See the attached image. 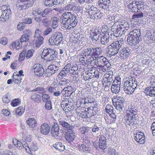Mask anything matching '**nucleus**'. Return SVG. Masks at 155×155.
Segmentation results:
<instances>
[{"label":"nucleus","instance_id":"1","mask_svg":"<svg viewBox=\"0 0 155 155\" xmlns=\"http://www.w3.org/2000/svg\"><path fill=\"white\" fill-rule=\"evenodd\" d=\"M140 31V29H135L129 33L127 41L130 45L131 46H137V44L141 40Z\"/></svg>","mask_w":155,"mask_h":155},{"label":"nucleus","instance_id":"2","mask_svg":"<svg viewBox=\"0 0 155 155\" xmlns=\"http://www.w3.org/2000/svg\"><path fill=\"white\" fill-rule=\"evenodd\" d=\"M124 43L122 39L114 42L107 47L108 53L109 55L114 56L117 54Z\"/></svg>","mask_w":155,"mask_h":155},{"label":"nucleus","instance_id":"3","mask_svg":"<svg viewBox=\"0 0 155 155\" xmlns=\"http://www.w3.org/2000/svg\"><path fill=\"white\" fill-rule=\"evenodd\" d=\"M78 71L77 67L72 66L71 64L69 63L62 69L58 75V77L59 78L61 77H65L69 72L74 75L77 74Z\"/></svg>","mask_w":155,"mask_h":155},{"label":"nucleus","instance_id":"4","mask_svg":"<svg viewBox=\"0 0 155 155\" xmlns=\"http://www.w3.org/2000/svg\"><path fill=\"white\" fill-rule=\"evenodd\" d=\"M138 110L137 108L133 107L130 108V110L127 113L126 116L125 117L126 120V123L129 125H133L136 121V115L138 113Z\"/></svg>","mask_w":155,"mask_h":155},{"label":"nucleus","instance_id":"5","mask_svg":"<svg viewBox=\"0 0 155 155\" xmlns=\"http://www.w3.org/2000/svg\"><path fill=\"white\" fill-rule=\"evenodd\" d=\"M35 0H18L16 4L18 10H25L31 7L35 3Z\"/></svg>","mask_w":155,"mask_h":155},{"label":"nucleus","instance_id":"6","mask_svg":"<svg viewBox=\"0 0 155 155\" xmlns=\"http://www.w3.org/2000/svg\"><path fill=\"white\" fill-rule=\"evenodd\" d=\"M42 58L46 57L49 61L55 60L57 58V54L53 49L47 48L44 50L42 53Z\"/></svg>","mask_w":155,"mask_h":155},{"label":"nucleus","instance_id":"7","mask_svg":"<svg viewBox=\"0 0 155 155\" xmlns=\"http://www.w3.org/2000/svg\"><path fill=\"white\" fill-rule=\"evenodd\" d=\"M73 14L70 12H66L64 13L61 16V18L62 20V28L64 29H67L69 28L68 21L72 18V17Z\"/></svg>","mask_w":155,"mask_h":155},{"label":"nucleus","instance_id":"8","mask_svg":"<svg viewBox=\"0 0 155 155\" xmlns=\"http://www.w3.org/2000/svg\"><path fill=\"white\" fill-rule=\"evenodd\" d=\"M11 13L10 8H8L6 6H2L0 9V20L2 21H5L9 18Z\"/></svg>","mask_w":155,"mask_h":155},{"label":"nucleus","instance_id":"9","mask_svg":"<svg viewBox=\"0 0 155 155\" xmlns=\"http://www.w3.org/2000/svg\"><path fill=\"white\" fill-rule=\"evenodd\" d=\"M118 17V16L115 15L112 16L111 18L112 22H115L111 27V30L114 34H115L118 33L121 30V27H120V24H118L117 22L118 19L117 18Z\"/></svg>","mask_w":155,"mask_h":155},{"label":"nucleus","instance_id":"10","mask_svg":"<svg viewBox=\"0 0 155 155\" xmlns=\"http://www.w3.org/2000/svg\"><path fill=\"white\" fill-rule=\"evenodd\" d=\"M62 40V35L59 33H56L50 38L48 41L51 45H57L61 43Z\"/></svg>","mask_w":155,"mask_h":155},{"label":"nucleus","instance_id":"11","mask_svg":"<svg viewBox=\"0 0 155 155\" xmlns=\"http://www.w3.org/2000/svg\"><path fill=\"white\" fill-rule=\"evenodd\" d=\"M113 73L112 71H110L104 74V78L103 79L104 83H103V84L104 85L105 84V85L106 87H109L111 85L113 80Z\"/></svg>","mask_w":155,"mask_h":155},{"label":"nucleus","instance_id":"12","mask_svg":"<svg viewBox=\"0 0 155 155\" xmlns=\"http://www.w3.org/2000/svg\"><path fill=\"white\" fill-rule=\"evenodd\" d=\"M95 60L98 61L97 64L99 67L103 68L106 66L107 68H109L110 66L108 60L104 56H100L99 57H97Z\"/></svg>","mask_w":155,"mask_h":155},{"label":"nucleus","instance_id":"13","mask_svg":"<svg viewBox=\"0 0 155 155\" xmlns=\"http://www.w3.org/2000/svg\"><path fill=\"white\" fill-rule=\"evenodd\" d=\"M59 69V66L56 65H50L46 70L45 74L47 76H51L57 72Z\"/></svg>","mask_w":155,"mask_h":155},{"label":"nucleus","instance_id":"14","mask_svg":"<svg viewBox=\"0 0 155 155\" xmlns=\"http://www.w3.org/2000/svg\"><path fill=\"white\" fill-rule=\"evenodd\" d=\"M131 82L130 81L127 80L124 82L123 88L125 93L127 94H131L134 91L133 88L131 87Z\"/></svg>","mask_w":155,"mask_h":155},{"label":"nucleus","instance_id":"15","mask_svg":"<svg viewBox=\"0 0 155 155\" xmlns=\"http://www.w3.org/2000/svg\"><path fill=\"white\" fill-rule=\"evenodd\" d=\"M97 5L99 7L104 9H107L112 5L111 0H99Z\"/></svg>","mask_w":155,"mask_h":155},{"label":"nucleus","instance_id":"16","mask_svg":"<svg viewBox=\"0 0 155 155\" xmlns=\"http://www.w3.org/2000/svg\"><path fill=\"white\" fill-rule=\"evenodd\" d=\"M78 16L73 14L72 17V18L69 20V24L68 26H69V28L68 29H70L74 27L77 25L78 21Z\"/></svg>","mask_w":155,"mask_h":155},{"label":"nucleus","instance_id":"17","mask_svg":"<svg viewBox=\"0 0 155 155\" xmlns=\"http://www.w3.org/2000/svg\"><path fill=\"white\" fill-rule=\"evenodd\" d=\"M120 58L121 59H125L128 57L131 54V50L128 47H124L120 51Z\"/></svg>","mask_w":155,"mask_h":155},{"label":"nucleus","instance_id":"18","mask_svg":"<svg viewBox=\"0 0 155 155\" xmlns=\"http://www.w3.org/2000/svg\"><path fill=\"white\" fill-rule=\"evenodd\" d=\"M134 139L137 142L140 144H143L145 142V136L142 132H138L134 134Z\"/></svg>","mask_w":155,"mask_h":155},{"label":"nucleus","instance_id":"19","mask_svg":"<svg viewBox=\"0 0 155 155\" xmlns=\"http://www.w3.org/2000/svg\"><path fill=\"white\" fill-rule=\"evenodd\" d=\"M35 74L38 76H42L44 72V69L40 64H35L33 67Z\"/></svg>","mask_w":155,"mask_h":155},{"label":"nucleus","instance_id":"20","mask_svg":"<svg viewBox=\"0 0 155 155\" xmlns=\"http://www.w3.org/2000/svg\"><path fill=\"white\" fill-rule=\"evenodd\" d=\"M51 127L47 123H44L42 124L40 128V131L41 134L44 135H47L50 132Z\"/></svg>","mask_w":155,"mask_h":155},{"label":"nucleus","instance_id":"21","mask_svg":"<svg viewBox=\"0 0 155 155\" xmlns=\"http://www.w3.org/2000/svg\"><path fill=\"white\" fill-rule=\"evenodd\" d=\"M75 134L74 131L72 130H68L65 133V138L68 143H71L74 140Z\"/></svg>","mask_w":155,"mask_h":155},{"label":"nucleus","instance_id":"22","mask_svg":"<svg viewBox=\"0 0 155 155\" xmlns=\"http://www.w3.org/2000/svg\"><path fill=\"white\" fill-rule=\"evenodd\" d=\"M144 92L147 95L151 97H155V86L152 84L150 86L146 87Z\"/></svg>","mask_w":155,"mask_h":155},{"label":"nucleus","instance_id":"23","mask_svg":"<svg viewBox=\"0 0 155 155\" xmlns=\"http://www.w3.org/2000/svg\"><path fill=\"white\" fill-rule=\"evenodd\" d=\"M59 124L61 126L63 129L65 130H72L74 127L73 125L69 124L68 123L64 120L60 121L59 122Z\"/></svg>","mask_w":155,"mask_h":155},{"label":"nucleus","instance_id":"24","mask_svg":"<svg viewBox=\"0 0 155 155\" xmlns=\"http://www.w3.org/2000/svg\"><path fill=\"white\" fill-rule=\"evenodd\" d=\"M59 128L58 124H54L51 127L50 131L52 136L55 137H58L59 134Z\"/></svg>","mask_w":155,"mask_h":155},{"label":"nucleus","instance_id":"25","mask_svg":"<svg viewBox=\"0 0 155 155\" xmlns=\"http://www.w3.org/2000/svg\"><path fill=\"white\" fill-rule=\"evenodd\" d=\"M94 54V48H88L87 49L84 50L83 51V52L80 54L81 55L83 56V57L85 56L86 57L87 56V57L89 56L93 57Z\"/></svg>","mask_w":155,"mask_h":155},{"label":"nucleus","instance_id":"26","mask_svg":"<svg viewBox=\"0 0 155 155\" xmlns=\"http://www.w3.org/2000/svg\"><path fill=\"white\" fill-rule=\"evenodd\" d=\"M101 36V35L98 30H95L90 34V37L93 41H96L98 40Z\"/></svg>","mask_w":155,"mask_h":155},{"label":"nucleus","instance_id":"27","mask_svg":"<svg viewBox=\"0 0 155 155\" xmlns=\"http://www.w3.org/2000/svg\"><path fill=\"white\" fill-rule=\"evenodd\" d=\"M26 123L29 127L32 129L35 128L37 125V121L34 118H29L27 120Z\"/></svg>","mask_w":155,"mask_h":155},{"label":"nucleus","instance_id":"28","mask_svg":"<svg viewBox=\"0 0 155 155\" xmlns=\"http://www.w3.org/2000/svg\"><path fill=\"white\" fill-rule=\"evenodd\" d=\"M91 15H90L91 18L93 19H100L103 16V14L100 11H96L93 12H90Z\"/></svg>","mask_w":155,"mask_h":155},{"label":"nucleus","instance_id":"29","mask_svg":"<svg viewBox=\"0 0 155 155\" xmlns=\"http://www.w3.org/2000/svg\"><path fill=\"white\" fill-rule=\"evenodd\" d=\"M64 10L68 11H71V10L74 11L78 9V7L76 5L69 4L65 5L64 7Z\"/></svg>","mask_w":155,"mask_h":155},{"label":"nucleus","instance_id":"30","mask_svg":"<svg viewBox=\"0 0 155 155\" xmlns=\"http://www.w3.org/2000/svg\"><path fill=\"white\" fill-rule=\"evenodd\" d=\"M30 32L28 31H27L25 34L22 35L20 39L21 43L28 41L29 38Z\"/></svg>","mask_w":155,"mask_h":155},{"label":"nucleus","instance_id":"31","mask_svg":"<svg viewBox=\"0 0 155 155\" xmlns=\"http://www.w3.org/2000/svg\"><path fill=\"white\" fill-rule=\"evenodd\" d=\"M100 39L101 44L106 45L109 41V35H106V34H104L102 36H101Z\"/></svg>","mask_w":155,"mask_h":155},{"label":"nucleus","instance_id":"32","mask_svg":"<svg viewBox=\"0 0 155 155\" xmlns=\"http://www.w3.org/2000/svg\"><path fill=\"white\" fill-rule=\"evenodd\" d=\"M35 38L36 39L35 46L37 48L39 47L43 43L44 38L42 36H40Z\"/></svg>","mask_w":155,"mask_h":155},{"label":"nucleus","instance_id":"33","mask_svg":"<svg viewBox=\"0 0 155 155\" xmlns=\"http://www.w3.org/2000/svg\"><path fill=\"white\" fill-rule=\"evenodd\" d=\"M21 77L18 74H17L16 73H13L12 76V80L15 83L18 84H19L21 82Z\"/></svg>","mask_w":155,"mask_h":155},{"label":"nucleus","instance_id":"34","mask_svg":"<svg viewBox=\"0 0 155 155\" xmlns=\"http://www.w3.org/2000/svg\"><path fill=\"white\" fill-rule=\"evenodd\" d=\"M112 101L114 105L116 103H118V102H119L121 101V103H124V98L118 96L114 97L112 98Z\"/></svg>","mask_w":155,"mask_h":155},{"label":"nucleus","instance_id":"35","mask_svg":"<svg viewBox=\"0 0 155 155\" xmlns=\"http://www.w3.org/2000/svg\"><path fill=\"white\" fill-rule=\"evenodd\" d=\"M102 49L100 48H94L93 57L97 59V57H99V55L102 53Z\"/></svg>","mask_w":155,"mask_h":155},{"label":"nucleus","instance_id":"36","mask_svg":"<svg viewBox=\"0 0 155 155\" xmlns=\"http://www.w3.org/2000/svg\"><path fill=\"white\" fill-rule=\"evenodd\" d=\"M41 96L38 94H34L31 96V99L35 102L39 103L41 101Z\"/></svg>","mask_w":155,"mask_h":155},{"label":"nucleus","instance_id":"37","mask_svg":"<svg viewBox=\"0 0 155 155\" xmlns=\"http://www.w3.org/2000/svg\"><path fill=\"white\" fill-rule=\"evenodd\" d=\"M53 146L56 149L62 151L64 149V146L62 143L57 142L55 144H53Z\"/></svg>","mask_w":155,"mask_h":155},{"label":"nucleus","instance_id":"38","mask_svg":"<svg viewBox=\"0 0 155 155\" xmlns=\"http://www.w3.org/2000/svg\"><path fill=\"white\" fill-rule=\"evenodd\" d=\"M52 24L51 26L54 29H55L58 26V17H54L51 19Z\"/></svg>","mask_w":155,"mask_h":155},{"label":"nucleus","instance_id":"39","mask_svg":"<svg viewBox=\"0 0 155 155\" xmlns=\"http://www.w3.org/2000/svg\"><path fill=\"white\" fill-rule=\"evenodd\" d=\"M121 101L118 103L115 104L114 105H115L116 109L117 110H118L119 112H121L123 111V108L124 107V103H121Z\"/></svg>","mask_w":155,"mask_h":155},{"label":"nucleus","instance_id":"40","mask_svg":"<svg viewBox=\"0 0 155 155\" xmlns=\"http://www.w3.org/2000/svg\"><path fill=\"white\" fill-rule=\"evenodd\" d=\"M79 149L81 152H85L89 151L90 150V148L88 147V145L83 144L81 145H79Z\"/></svg>","mask_w":155,"mask_h":155},{"label":"nucleus","instance_id":"41","mask_svg":"<svg viewBox=\"0 0 155 155\" xmlns=\"http://www.w3.org/2000/svg\"><path fill=\"white\" fill-rule=\"evenodd\" d=\"M100 125L98 126L97 125L95 124L94 126L92 127V131L93 133L95 135H97L98 134L99 132V128H100Z\"/></svg>","mask_w":155,"mask_h":155},{"label":"nucleus","instance_id":"42","mask_svg":"<svg viewBox=\"0 0 155 155\" xmlns=\"http://www.w3.org/2000/svg\"><path fill=\"white\" fill-rule=\"evenodd\" d=\"M120 27H121V30L123 29H124L127 30L129 28V25L128 22L125 21H124L120 23Z\"/></svg>","mask_w":155,"mask_h":155},{"label":"nucleus","instance_id":"43","mask_svg":"<svg viewBox=\"0 0 155 155\" xmlns=\"http://www.w3.org/2000/svg\"><path fill=\"white\" fill-rule=\"evenodd\" d=\"M90 130V128L87 127H83L80 128V131L81 134L86 135Z\"/></svg>","mask_w":155,"mask_h":155},{"label":"nucleus","instance_id":"44","mask_svg":"<svg viewBox=\"0 0 155 155\" xmlns=\"http://www.w3.org/2000/svg\"><path fill=\"white\" fill-rule=\"evenodd\" d=\"M144 12V11L140 12L133 15L132 16V18H139L143 17Z\"/></svg>","mask_w":155,"mask_h":155},{"label":"nucleus","instance_id":"45","mask_svg":"<svg viewBox=\"0 0 155 155\" xmlns=\"http://www.w3.org/2000/svg\"><path fill=\"white\" fill-rule=\"evenodd\" d=\"M25 109L23 107L20 106L17 108L15 111V114L18 116L22 115L24 112Z\"/></svg>","mask_w":155,"mask_h":155},{"label":"nucleus","instance_id":"46","mask_svg":"<svg viewBox=\"0 0 155 155\" xmlns=\"http://www.w3.org/2000/svg\"><path fill=\"white\" fill-rule=\"evenodd\" d=\"M120 90V85H112L111 88V90L114 93H118Z\"/></svg>","mask_w":155,"mask_h":155},{"label":"nucleus","instance_id":"47","mask_svg":"<svg viewBox=\"0 0 155 155\" xmlns=\"http://www.w3.org/2000/svg\"><path fill=\"white\" fill-rule=\"evenodd\" d=\"M105 110L106 112L109 114L111 113L114 112V111H115V110H114L113 107L109 104L106 105Z\"/></svg>","mask_w":155,"mask_h":155},{"label":"nucleus","instance_id":"48","mask_svg":"<svg viewBox=\"0 0 155 155\" xmlns=\"http://www.w3.org/2000/svg\"><path fill=\"white\" fill-rule=\"evenodd\" d=\"M20 103V101L18 99H15L13 100L11 103L12 106L14 107L19 105Z\"/></svg>","mask_w":155,"mask_h":155},{"label":"nucleus","instance_id":"49","mask_svg":"<svg viewBox=\"0 0 155 155\" xmlns=\"http://www.w3.org/2000/svg\"><path fill=\"white\" fill-rule=\"evenodd\" d=\"M42 100L44 102H46L50 100V96L47 94H43L42 95Z\"/></svg>","mask_w":155,"mask_h":155},{"label":"nucleus","instance_id":"50","mask_svg":"<svg viewBox=\"0 0 155 155\" xmlns=\"http://www.w3.org/2000/svg\"><path fill=\"white\" fill-rule=\"evenodd\" d=\"M26 53V51H23L20 54L18 58V60L19 61H21L25 59Z\"/></svg>","mask_w":155,"mask_h":155},{"label":"nucleus","instance_id":"51","mask_svg":"<svg viewBox=\"0 0 155 155\" xmlns=\"http://www.w3.org/2000/svg\"><path fill=\"white\" fill-rule=\"evenodd\" d=\"M99 147L101 149L103 150L105 149L107 146L106 141H99Z\"/></svg>","mask_w":155,"mask_h":155},{"label":"nucleus","instance_id":"52","mask_svg":"<svg viewBox=\"0 0 155 155\" xmlns=\"http://www.w3.org/2000/svg\"><path fill=\"white\" fill-rule=\"evenodd\" d=\"M45 5L51 7L54 5V0H45Z\"/></svg>","mask_w":155,"mask_h":155},{"label":"nucleus","instance_id":"53","mask_svg":"<svg viewBox=\"0 0 155 155\" xmlns=\"http://www.w3.org/2000/svg\"><path fill=\"white\" fill-rule=\"evenodd\" d=\"M34 52V50L32 49L28 50L26 54V58L28 59L32 57Z\"/></svg>","mask_w":155,"mask_h":155},{"label":"nucleus","instance_id":"54","mask_svg":"<svg viewBox=\"0 0 155 155\" xmlns=\"http://www.w3.org/2000/svg\"><path fill=\"white\" fill-rule=\"evenodd\" d=\"M101 31L102 32L105 33L106 35H109V28L107 25H104L103 26Z\"/></svg>","mask_w":155,"mask_h":155},{"label":"nucleus","instance_id":"55","mask_svg":"<svg viewBox=\"0 0 155 155\" xmlns=\"http://www.w3.org/2000/svg\"><path fill=\"white\" fill-rule=\"evenodd\" d=\"M69 80L67 79H62L59 82V84L60 86H64L67 84L68 83Z\"/></svg>","mask_w":155,"mask_h":155},{"label":"nucleus","instance_id":"56","mask_svg":"<svg viewBox=\"0 0 155 155\" xmlns=\"http://www.w3.org/2000/svg\"><path fill=\"white\" fill-rule=\"evenodd\" d=\"M86 62L87 64L89 63L91 64L92 62L94 60V57L92 56H90L87 57V56L86 57Z\"/></svg>","mask_w":155,"mask_h":155},{"label":"nucleus","instance_id":"57","mask_svg":"<svg viewBox=\"0 0 155 155\" xmlns=\"http://www.w3.org/2000/svg\"><path fill=\"white\" fill-rule=\"evenodd\" d=\"M52 31V28L50 27H48L44 31L42 35L43 36H46L48 35Z\"/></svg>","mask_w":155,"mask_h":155},{"label":"nucleus","instance_id":"58","mask_svg":"<svg viewBox=\"0 0 155 155\" xmlns=\"http://www.w3.org/2000/svg\"><path fill=\"white\" fill-rule=\"evenodd\" d=\"M91 71H93V69H92L91 68V70L90 69L88 71V72L87 73V78H92L93 76H94L95 75V73H93L91 72Z\"/></svg>","mask_w":155,"mask_h":155},{"label":"nucleus","instance_id":"59","mask_svg":"<svg viewBox=\"0 0 155 155\" xmlns=\"http://www.w3.org/2000/svg\"><path fill=\"white\" fill-rule=\"evenodd\" d=\"M45 108L47 110H50L52 108L51 101L46 102L45 105Z\"/></svg>","mask_w":155,"mask_h":155},{"label":"nucleus","instance_id":"60","mask_svg":"<svg viewBox=\"0 0 155 155\" xmlns=\"http://www.w3.org/2000/svg\"><path fill=\"white\" fill-rule=\"evenodd\" d=\"M43 25L45 26H47L49 25V21L48 18H44L42 21Z\"/></svg>","mask_w":155,"mask_h":155},{"label":"nucleus","instance_id":"61","mask_svg":"<svg viewBox=\"0 0 155 155\" xmlns=\"http://www.w3.org/2000/svg\"><path fill=\"white\" fill-rule=\"evenodd\" d=\"M7 42V39L6 37H3L0 39V44L4 45L6 44Z\"/></svg>","mask_w":155,"mask_h":155},{"label":"nucleus","instance_id":"62","mask_svg":"<svg viewBox=\"0 0 155 155\" xmlns=\"http://www.w3.org/2000/svg\"><path fill=\"white\" fill-rule=\"evenodd\" d=\"M2 114L5 116H9L10 115V112L7 109H2L1 112Z\"/></svg>","mask_w":155,"mask_h":155},{"label":"nucleus","instance_id":"63","mask_svg":"<svg viewBox=\"0 0 155 155\" xmlns=\"http://www.w3.org/2000/svg\"><path fill=\"white\" fill-rule=\"evenodd\" d=\"M52 10H55L58 12L60 14H61L64 12V8H54Z\"/></svg>","mask_w":155,"mask_h":155},{"label":"nucleus","instance_id":"64","mask_svg":"<svg viewBox=\"0 0 155 155\" xmlns=\"http://www.w3.org/2000/svg\"><path fill=\"white\" fill-rule=\"evenodd\" d=\"M49 12V10L48 9H45L43 12L41 13V15L43 17H45L48 15Z\"/></svg>","mask_w":155,"mask_h":155}]
</instances>
